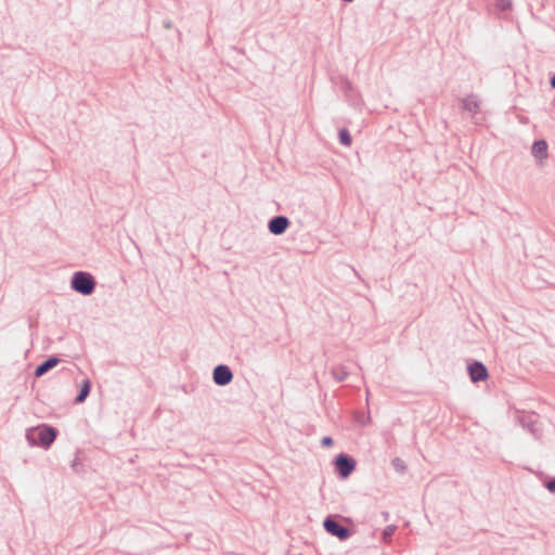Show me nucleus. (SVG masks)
I'll return each instance as SVG.
<instances>
[{
  "instance_id": "15",
  "label": "nucleus",
  "mask_w": 555,
  "mask_h": 555,
  "mask_svg": "<svg viewBox=\"0 0 555 555\" xmlns=\"http://www.w3.org/2000/svg\"><path fill=\"white\" fill-rule=\"evenodd\" d=\"M391 465L395 468V470L398 473H403L406 468L404 461L400 457H395L391 461Z\"/></svg>"
},
{
  "instance_id": "5",
  "label": "nucleus",
  "mask_w": 555,
  "mask_h": 555,
  "mask_svg": "<svg viewBox=\"0 0 555 555\" xmlns=\"http://www.w3.org/2000/svg\"><path fill=\"white\" fill-rule=\"evenodd\" d=\"M233 372L227 364H218L212 371V380L217 386H227L233 380Z\"/></svg>"
},
{
  "instance_id": "6",
  "label": "nucleus",
  "mask_w": 555,
  "mask_h": 555,
  "mask_svg": "<svg viewBox=\"0 0 555 555\" xmlns=\"http://www.w3.org/2000/svg\"><path fill=\"white\" fill-rule=\"evenodd\" d=\"M291 225V220L283 215L272 217L268 221V230L273 235H282Z\"/></svg>"
},
{
  "instance_id": "14",
  "label": "nucleus",
  "mask_w": 555,
  "mask_h": 555,
  "mask_svg": "<svg viewBox=\"0 0 555 555\" xmlns=\"http://www.w3.org/2000/svg\"><path fill=\"white\" fill-rule=\"evenodd\" d=\"M338 139L340 144L345 146H349L352 142L351 134L346 128L339 130Z\"/></svg>"
},
{
  "instance_id": "2",
  "label": "nucleus",
  "mask_w": 555,
  "mask_h": 555,
  "mask_svg": "<svg viewBox=\"0 0 555 555\" xmlns=\"http://www.w3.org/2000/svg\"><path fill=\"white\" fill-rule=\"evenodd\" d=\"M95 286V279L89 272L77 271L72 275L70 288L80 295L89 296L93 294Z\"/></svg>"
},
{
  "instance_id": "9",
  "label": "nucleus",
  "mask_w": 555,
  "mask_h": 555,
  "mask_svg": "<svg viewBox=\"0 0 555 555\" xmlns=\"http://www.w3.org/2000/svg\"><path fill=\"white\" fill-rule=\"evenodd\" d=\"M531 154L540 163L547 158V142L543 139L533 142L531 147Z\"/></svg>"
},
{
  "instance_id": "10",
  "label": "nucleus",
  "mask_w": 555,
  "mask_h": 555,
  "mask_svg": "<svg viewBox=\"0 0 555 555\" xmlns=\"http://www.w3.org/2000/svg\"><path fill=\"white\" fill-rule=\"evenodd\" d=\"M462 108L469 113H477L479 109V101L476 95L469 94L462 100Z\"/></svg>"
},
{
  "instance_id": "1",
  "label": "nucleus",
  "mask_w": 555,
  "mask_h": 555,
  "mask_svg": "<svg viewBox=\"0 0 555 555\" xmlns=\"http://www.w3.org/2000/svg\"><path fill=\"white\" fill-rule=\"evenodd\" d=\"M57 429L48 424H41L26 430V440L30 446L49 449L57 437Z\"/></svg>"
},
{
  "instance_id": "13",
  "label": "nucleus",
  "mask_w": 555,
  "mask_h": 555,
  "mask_svg": "<svg viewBox=\"0 0 555 555\" xmlns=\"http://www.w3.org/2000/svg\"><path fill=\"white\" fill-rule=\"evenodd\" d=\"M331 375L333 376V378L336 382L340 383V382H344L348 377L349 372L347 371L346 366L337 365V366L332 367Z\"/></svg>"
},
{
  "instance_id": "19",
  "label": "nucleus",
  "mask_w": 555,
  "mask_h": 555,
  "mask_svg": "<svg viewBox=\"0 0 555 555\" xmlns=\"http://www.w3.org/2000/svg\"><path fill=\"white\" fill-rule=\"evenodd\" d=\"M545 488L552 492L555 493V477L550 478L545 481Z\"/></svg>"
},
{
  "instance_id": "3",
  "label": "nucleus",
  "mask_w": 555,
  "mask_h": 555,
  "mask_svg": "<svg viewBox=\"0 0 555 555\" xmlns=\"http://www.w3.org/2000/svg\"><path fill=\"white\" fill-rule=\"evenodd\" d=\"M323 527L327 533L346 541L352 535V530L340 524L334 516L328 515L323 520Z\"/></svg>"
},
{
  "instance_id": "22",
  "label": "nucleus",
  "mask_w": 555,
  "mask_h": 555,
  "mask_svg": "<svg viewBox=\"0 0 555 555\" xmlns=\"http://www.w3.org/2000/svg\"><path fill=\"white\" fill-rule=\"evenodd\" d=\"M164 26H165L166 28H171L172 24H171V22H170V21H166V22H164Z\"/></svg>"
},
{
  "instance_id": "16",
  "label": "nucleus",
  "mask_w": 555,
  "mask_h": 555,
  "mask_svg": "<svg viewBox=\"0 0 555 555\" xmlns=\"http://www.w3.org/2000/svg\"><path fill=\"white\" fill-rule=\"evenodd\" d=\"M397 527L395 525H389L387 527H385V529L383 530V539L384 541H389L392 537V534L395 533Z\"/></svg>"
},
{
  "instance_id": "7",
  "label": "nucleus",
  "mask_w": 555,
  "mask_h": 555,
  "mask_svg": "<svg viewBox=\"0 0 555 555\" xmlns=\"http://www.w3.org/2000/svg\"><path fill=\"white\" fill-rule=\"evenodd\" d=\"M467 372L474 383L483 382L489 376L487 366L477 360L468 364Z\"/></svg>"
},
{
  "instance_id": "20",
  "label": "nucleus",
  "mask_w": 555,
  "mask_h": 555,
  "mask_svg": "<svg viewBox=\"0 0 555 555\" xmlns=\"http://www.w3.org/2000/svg\"><path fill=\"white\" fill-rule=\"evenodd\" d=\"M343 89L345 92H348L352 89V83L348 79L343 80Z\"/></svg>"
},
{
  "instance_id": "17",
  "label": "nucleus",
  "mask_w": 555,
  "mask_h": 555,
  "mask_svg": "<svg viewBox=\"0 0 555 555\" xmlns=\"http://www.w3.org/2000/svg\"><path fill=\"white\" fill-rule=\"evenodd\" d=\"M495 7L500 10V11H507L512 8V0H496L495 1Z\"/></svg>"
},
{
  "instance_id": "18",
  "label": "nucleus",
  "mask_w": 555,
  "mask_h": 555,
  "mask_svg": "<svg viewBox=\"0 0 555 555\" xmlns=\"http://www.w3.org/2000/svg\"><path fill=\"white\" fill-rule=\"evenodd\" d=\"M334 444V440L332 437L330 436H325L322 438L321 440V446L324 447V448H330Z\"/></svg>"
},
{
  "instance_id": "8",
  "label": "nucleus",
  "mask_w": 555,
  "mask_h": 555,
  "mask_svg": "<svg viewBox=\"0 0 555 555\" xmlns=\"http://www.w3.org/2000/svg\"><path fill=\"white\" fill-rule=\"evenodd\" d=\"M60 363V359L56 356H51L43 360L37 367L35 369V376L41 377L55 367Z\"/></svg>"
},
{
  "instance_id": "23",
  "label": "nucleus",
  "mask_w": 555,
  "mask_h": 555,
  "mask_svg": "<svg viewBox=\"0 0 555 555\" xmlns=\"http://www.w3.org/2000/svg\"><path fill=\"white\" fill-rule=\"evenodd\" d=\"M383 515H384L385 518L388 517V513L387 512L383 513Z\"/></svg>"
},
{
  "instance_id": "4",
  "label": "nucleus",
  "mask_w": 555,
  "mask_h": 555,
  "mask_svg": "<svg viewBox=\"0 0 555 555\" xmlns=\"http://www.w3.org/2000/svg\"><path fill=\"white\" fill-rule=\"evenodd\" d=\"M334 465L339 477L346 479L354 472L357 462L352 456L339 453L334 460Z\"/></svg>"
},
{
  "instance_id": "21",
  "label": "nucleus",
  "mask_w": 555,
  "mask_h": 555,
  "mask_svg": "<svg viewBox=\"0 0 555 555\" xmlns=\"http://www.w3.org/2000/svg\"><path fill=\"white\" fill-rule=\"evenodd\" d=\"M550 85L553 89H555V74L551 77Z\"/></svg>"
},
{
  "instance_id": "11",
  "label": "nucleus",
  "mask_w": 555,
  "mask_h": 555,
  "mask_svg": "<svg viewBox=\"0 0 555 555\" xmlns=\"http://www.w3.org/2000/svg\"><path fill=\"white\" fill-rule=\"evenodd\" d=\"M519 423L524 428H527L531 434L537 435V416L534 414H527L520 416Z\"/></svg>"
},
{
  "instance_id": "12",
  "label": "nucleus",
  "mask_w": 555,
  "mask_h": 555,
  "mask_svg": "<svg viewBox=\"0 0 555 555\" xmlns=\"http://www.w3.org/2000/svg\"><path fill=\"white\" fill-rule=\"evenodd\" d=\"M91 390V382L89 378L82 380L79 392L75 397V403H82L88 398Z\"/></svg>"
}]
</instances>
